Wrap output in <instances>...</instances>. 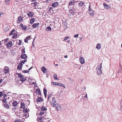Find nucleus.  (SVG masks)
Returning <instances> with one entry per match:
<instances>
[{
  "label": "nucleus",
  "mask_w": 122,
  "mask_h": 122,
  "mask_svg": "<svg viewBox=\"0 0 122 122\" xmlns=\"http://www.w3.org/2000/svg\"><path fill=\"white\" fill-rule=\"evenodd\" d=\"M28 112V110L27 109H25L23 110V112Z\"/></svg>",
  "instance_id": "nucleus-53"
},
{
  "label": "nucleus",
  "mask_w": 122,
  "mask_h": 122,
  "mask_svg": "<svg viewBox=\"0 0 122 122\" xmlns=\"http://www.w3.org/2000/svg\"><path fill=\"white\" fill-rule=\"evenodd\" d=\"M53 9L52 7H50V8L49 9V11Z\"/></svg>",
  "instance_id": "nucleus-59"
},
{
  "label": "nucleus",
  "mask_w": 122,
  "mask_h": 122,
  "mask_svg": "<svg viewBox=\"0 0 122 122\" xmlns=\"http://www.w3.org/2000/svg\"><path fill=\"white\" fill-rule=\"evenodd\" d=\"M79 35L78 34H76L75 35H74V37L75 38H76L78 37V36Z\"/></svg>",
  "instance_id": "nucleus-50"
},
{
  "label": "nucleus",
  "mask_w": 122,
  "mask_h": 122,
  "mask_svg": "<svg viewBox=\"0 0 122 122\" xmlns=\"http://www.w3.org/2000/svg\"><path fill=\"white\" fill-rule=\"evenodd\" d=\"M33 13L31 11L27 13V15L29 17H32L33 16Z\"/></svg>",
  "instance_id": "nucleus-8"
},
{
  "label": "nucleus",
  "mask_w": 122,
  "mask_h": 122,
  "mask_svg": "<svg viewBox=\"0 0 122 122\" xmlns=\"http://www.w3.org/2000/svg\"><path fill=\"white\" fill-rule=\"evenodd\" d=\"M22 62H20V64L18 65L17 66V69H18L20 70L22 68L23 66V65L22 63Z\"/></svg>",
  "instance_id": "nucleus-7"
},
{
  "label": "nucleus",
  "mask_w": 122,
  "mask_h": 122,
  "mask_svg": "<svg viewBox=\"0 0 122 122\" xmlns=\"http://www.w3.org/2000/svg\"><path fill=\"white\" fill-rule=\"evenodd\" d=\"M12 45V42L11 41L9 42L6 44V46L8 47H10Z\"/></svg>",
  "instance_id": "nucleus-12"
},
{
  "label": "nucleus",
  "mask_w": 122,
  "mask_h": 122,
  "mask_svg": "<svg viewBox=\"0 0 122 122\" xmlns=\"http://www.w3.org/2000/svg\"><path fill=\"white\" fill-rule=\"evenodd\" d=\"M41 111H46L47 110L46 108L44 107H41Z\"/></svg>",
  "instance_id": "nucleus-24"
},
{
  "label": "nucleus",
  "mask_w": 122,
  "mask_h": 122,
  "mask_svg": "<svg viewBox=\"0 0 122 122\" xmlns=\"http://www.w3.org/2000/svg\"><path fill=\"white\" fill-rule=\"evenodd\" d=\"M6 102V100L5 98H4V99L2 100V102H3L5 103Z\"/></svg>",
  "instance_id": "nucleus-48"
},
{
  "label": "nucleus",
  "mask_w": 122,
  "mask_h": 122,
  "mask_svg": "<svg viewBox=\"0 0 122 122\" xmlns=\"http://www.w3.org/2000/svg\"><path fill=\"white\" fill-rule=\"evenodd\" d=\"M35 93L38 94L39 95H40L41 94L40 90L39 89H36Z\"/></svg>",
  "instance_id": "nucleus-16"
},
{
  "label": "nucleus",
  "mask_w": 122,
  "mask_h": 122,
  "mask_svg": "<svg viewBox=\"0 0 122 122\" xmlns=\"http://www.w3.org/2000/svg\"><path fill=\"white\" fill-rule=\"evenodd\" d=\"M84 4V3L81 1H80V2L78 3V5L79 6H82Z\"/></svg>",
  "instance_id": "nucleus-32"
},
{
  "label": "nucleus",
  "mask_w": 122,
  "mask_h": 122,
  "mask_svg": "<svg viewBox=\"0 0 122 122\" xmlns=\"http://www.w3.org/2000/svg\"><path fill=\"white\" fill-rule=\"evenodd\" d=\"M42 71L44 73H46V68L44 66L42 67Z\"/></svg>",
  "instance_id": "nucleus-20"
},
{
  "label": "nucleus",
  "mask_w": 122,
  "mask_h": 122,
  "mask_svg": "<svg viewBox=\"0 0 122 122\" xmlns=\"http://www.w3.org/2000/svg\"><path fill=\"white\" fill-rule=\"evenodd\" d=\"M27 26H24V27L22 28V29L24 30H26V29Z\"/></svg>",
  "instance_id": "nucleus-46"
},
{
  "label": "nucleus",
  "mask_w": 122,
  "mask_h": 122,
  "mask_svg": "<svg viewBox=\"0 0 122 122\" xmlns=\"http://www.w3.org/2000/svg\"><path fill=\"white\" fill-rule=\"evenodd\" d=\"M21 51L23 53H25V48L24 47H22L21 49Z\"/></svg>",
  "instance_id": "nucleus-37"
},
{
  "label": "nucleus",
  "mask_w": 122,
  "mask_h": 122,
  "mask_svg": "<svg viewBox=\"0 0 122 122\" xmlns=\"http://www.w3.org/2000/svg\"><path fill=\"white\" fill-rule=\"evenodd\" d=\"M69 38L68 37H65V39H64L63 40L64 41H65L66 40H67Z\"/></svg>",
  "instance_id": "nucleus-47"
},
{
  "label": "nucleus",
  "mask_w": 122,
  "mask_h": 122,
  "mask_svg": "<svg viewBox=\"0 0 122 122\" xmlns=\"http://www.w3.org/2000/svg\"><path fill=\"white\" fill-rule=\"evenodd\" d=\"M17 33H14L13 34V36L12 37V38L13 39H14L17 38Z\"/></svg>",
  "instance_id": "nucleus-17"
},
{
  "label": "nucleus",
  "mask_w": 122,
  "mask_h": 122,
  "mask_svg": "<svg viewBox=\"0 0 122 122\" xmlns=\"http://www.w3.org/2000/svg\"><path fill=\"white\" fill-rule=\"evenodd\" d=\"M22 120L20 119H17L14 121V122H21Z\"/></svg>",
  "instance_id": "nucleus-44"
},
{
  "label": "nucleus",
  "mask_w": 122,
  "mask_h": 122,
  "mask_svg": "<svg viewBox=\"0 0 122 122\" xmlns=\"http://www.w3.org/2000/svg\"><path fill=\"white\" fill-rule=\"evenodd\" d=\"M120 109L121 110H122V100L121 101V103H120V106L119 107Z\"/></svg>",
  "instance_id": "nucleus-43"
},
{
  "label": "nucleus",
  "mask_w": 122,
  "mask_h": 122,
  "mask_svg": "<svg viewBox=\"0 0 122 122\" xmlns=\"http://www.w3.org/2000/svg\"><path fill=\"white\" fill-rule=\"evenodd\" d=\"M44 113L45 112L44 111H41L40 113H39V115L42 116L44 114Z\"/></svg>",
  "instance_id": "nucleus-38"
},
{
  "label": "nucleus",
  "mask_w": 122,
  "mask_h": 122,
  "mask_svg": "<svg viewBox=\"0 0 122 122\" xmlns=\"http://www.w3.org/2000/svg\"><path fill=\"white\" fill-rule=\"evenodd\" d=\"M85 97L86 98H87V94H86L85 96L84 97V98H85Z\"/></svg>",
  "instance_id": "nucleus-58"
},
{
  "label": "nucleus",
  "mask_w": 122,
  "mask_h": 122,
  "mask_svg": "<svg viewBox=\"0 0 122 122\" xmlns=\"http://www.w3.org/2000/svg\"><path fill=\"white\" fill-rule=\"evenodd\" d=\"M22 71L24 73H27L29 72V71L27 70H23Z\"/></svg>",
  "instance_id": "nucleus-45"
},
{
  "label": "nucleus",
  "mask_w": 122,
  "mask_h": 122,
  "mask_svg": "<svg viewBox=\"0 0 122 122\" xmlns=\"http://www.w3.org/2000/svg\"><path fill=\"white\" fill-rule=\"evenodd\" d=\"M42 117L40 118L39 119L40 120V121L41 120H42Z\"/></svg>",
  "instance_id": "nucleus-62"
},
{
  "label": "nucleus",
  "mask_w": 122,
  "mask_h": 122,
  "mask_svg": "<svg viewBox=\"0 0 122 122\" xmlns=\"http://www.w3.org/2000/svg\"><path fill=\"white\" fill-rule=\"evenodd\" d=\"M18 77L21 78L22 77H23L24 76H23L21 75L20 73H19L18 74Z\"/></svg>",
  "instance_id": "nucleus-35"
},
{
  "label": "nucleus",
  "mask_w": 122,
  "mask_h": 122,
  "mask_svg": "<svg viewBox=\"0 0 122 122\" xmlns=\"http://www.w3.org/2000/svg\"><path fill=\"white\" fill-rule=\"evenodd\" d=\"M4 106L6 107L7 108H9V106L7 104H4Z\"/></svg>",
  "instance_id": "nucleus-40"
},
{
  "label": "nucleus",
  "mask_w": 122,
  "mask_h": 122,
  "mask_svg": "<svg viewBox=\"0 0 122 122\" xmlns=\"http://www.w3.org/2000/svg\"><path fill=\"white\" fill-rule=\"evenodd\" d=\"M80 62L81 64H83L85 62L84 59L83 57L81 56L80 58Z\"/></svg>",
  "instance_id": "nucleus-5"
},
{
  "label": "nucleus",
  "mask_w": 122,
  "mask_h": 122,
  "mask_svg": "<svg viewBox=\"0 0 122 122\" xmlns=\"http://www.w3.org/2000/svg\"><path fill=\"white\" fill-rule=\"evenodd\" d=\"M21 106L20 107L23 109H24L25 108L26 105H25L23 102L20 103Z\"/></svg>",
  "instance_id": "nucleus-11"
},
{
  "label": "nucleus",
  "mask_w": 122,
  "mask_h": 122,
  "mask_svg": "<svg viewBox=\"0 0 122 122\" xmlns=\"http://www.w3.org/2000/svg\"><path fill=\"white\" fill-rule=\"evenodd\" d=\"M26 80V79L24 78V76L23 77H22L20 79V80L22 82H23L24 81Z\"/></svg>",
  "instance_id": "nucleus-36"
},
{
  "label": "nucleus",
  "mask_w": 122,
  "mask_h": 122,
  "mask_svg": "<svg viewBox=\"0 0 122 122\" xmlns=\"http://www.w3.org/2000/svg\"><path fill=\"white\" fill-rule=\"evenodd\" d=\"M9 38H7V39H6L4 40V42H8V41L9 40Z\"/></svg>",
  "instance_id": "nucleus-49"
},
{
  "label": "nucleus",
  "mask_w": 122,
  "mask_h": 122,
  "mask_svg": "<svg viewBox=\"0 0 122 122\" xmlns=\"http://www.w3.org/2000/svg\"><path fill=\"white\" fill-rule=\"evenodd\" d=\"M9 30V28L8 26L6 27L5 28V31H7Z\"/></svg>",
  "instance_id": "nucleus-41"
},
{
  "label": "nucleus",
  "mask_w": 122,
  "mask_h": 122,
  "mask_svg": "<svg viewBox=\"0 0 122 122\" xmlns=\"http://www.w3.org/2000/svg\"><path fill=\"white\" fill-rule=\"evenodd\" d=\"M51 30V28L50 26H48L46 29V30L47 31H50Z\"/></svg>",
  "instance_id": "nucleus-30"
},
{
  "label": "nucleus",
  "mask_w": 122,
  "mask_h": 122,
  "mask_svg": "<svg viewBox=\"0 0 122 122\" xmlns=\"http://www.w3.org/2000/svg\"><path fill=\"white\" fill-rule=\"evenodd\" d=\"M43 99L41 97H39L37 99V101L38 102H41L43 101Z\"/></svg>",
  "instance_id": "nucleus-23"
},
{
  "label": "nucleus",
  "mask_w": 122,
  "mask_h": 122,
  "mask_svg": "<svg viewBox=\"0 0 122 122\" xmlns=\"http://www.w3.org/2000/svg\"><path fill=\"white\" fill-rule=\"evenodd\" d=\"M43 92H44V94L45 97V98L46 97V96H47V90L46 89H43Z\"/></svg>",
  "instance_id": "nucleus-19"
},
{
  "label": "nucleus",
  "mask_w": 122,
  "mask_h": 122,
  "mask_svg": "<svg viewBox=\"0 0 122 122\" xmlns=\"http://www.w3.org/2000/svg\"><path fill=\"white\" fill-rule=\"evenodd\" d=\"M21 57L22 59H25L27 58V56L25 54H22Z\"/></svg>",
  "instance_id": "nucleus-10"
},
{
  "label": "nucleus",
  "mask_w": 122,
  "mask_h": 122,
  "mask_svg": "<svg viewBox=\"0 0 122 122\" xmlns=\"http://www.w3.org/2000/svg\"><path fill=\"white\" fill-rule=\"evenodd\" d=\"M19 42L18 43V44L19 45H20L21 44V41L20 40H19Z\"/></svg>",
  "instance_id": "nucleus-54"
},
{
  "label": "nucleus",
  "mask_w": 122,
  "mask_h": 122,
  "mask_svg": "<svg viewBox=\"0 0 122 122\" xmlns=\"http://www.w3.org/2000/svg\"><path fill=\"white\" fill-rule=\"evenodd\" d=\"M70 40H68L67 41V42L69 43L70 42Z\"/></svg>",
  "instance_id": "nucleus-63"
},
{
  "label": "nucleus",
  "mask_w": 122,
  "mask_h": 122,
  "mask_svg": "<svg viewBox=\"0 0 122 122\" xmlns=\"http://www.w3.org/2000/svg\"><path fill=\"white\" fill-rule=\"evenodd\" d=\"M10 0H5V3L6 5H8L10 2Z\"/></svg>",
  "instance_id": "nucleus-28"
},
{
  "label": "nucleus",
  "mask_w": 122,
  "mask_h": 122,
  "mask_svg": "<svg viewBox=\"0 0 122 122\" xmlns=\"http://www.w3.org/2000/svg\"><path fill=\"white\" fill-rule=\"evenodd\" d=\"M12 104L14 106H15L17 104V103L16 101H13L12 102Z\"/></svg>",
  "instance_id": "nucleus-22"
},
{
  "label": "nucleus",
  "mask_w": 122,
  "mask_h": 122,
  "mask_svg": "<svg viewBox=\"0 0 122 122\" xmlns=\"http://www.w3.org/2000/svg\"><path fill=\"white\" fill-rule=\"evenodd\" d=\"M14 32H15V30H12L11 31H10V36L12 35H13L14 33Z\"/></svg>",
  "instance_id": "nucleus-29"
},
{
  "label": "nucleus",
  "mask_w": 122,
  "mask_h": 122,
  "mask_svg": "<svg viewBox=\"0 0 122 122\" xmlns=\"http://www.w3.org/2000/svg\"><path fill=\"white\" fill-rule=\"evenodd\" d=\"M97 74L98 75H100L102 73V71L101 70H97Z\"/></svg>",
  "instance_id": "nucleus-13"
},
{
  "label": "nucleus",
  "mask_w": 122,
  "mask_h": 122,
  "mask_svg": "<svg viewBox=\"0 0 122 122\" xmlns=\"http://www.w3.org/2000/svg\"><path fill=\"white\" fill-rule=\"evenodd\" d=\"M39 24V23H35L33 24L32 25V27H33L34 28H36L38 26V25Z\"/></svg>",
  "instance_id": "nucleus-14"
},
{
  "label": "nucleus",
  "mask_w": 122,
  "mask_h": 122,
  "mask_svg": "<svg viewBox=\"0 0 122 122\" xmlns=\"http://www.w3.org/2000/svg\"><path fill=\"white\" fill-rule=\"evenodd\" d=\"M17 20H18L17 21V23H19L23 20V18L22 17L20 16L18 17Z\"/></svg>",
  "instance_id": "nucleus-4"
},
{
  "label": "nucleus",
  "mask_w": 122,
  "mask_h": 122,
  "mask_svg": "<svg viewBox=\"0 0 122 122\" xmlns=\"http://www.w3.org/2000/svg\"><path fill=\"white\" fill-rule=\"evenodd\" d=\"M89 13L90 16H93L94 15V13L93 10H91V11H89Z\"/></svg>",
  "instance_id": "nucleus-9"
},
{
  "label": "nucleus",
  "mask_w": 122,
  "mask_h": 122,
  "mask_svg": "<svg viewBox=\"0 0 122 122\" xmlns=\"http://www.w3.org/2000/svg\"><path fill=\"white\" fill-rule=\"evenodd\" d=\"M103 5L104 7L106 9H108L110 7V6L109 5H107L104 3L103 4Z\"/></svg>",
  "instance_id": "nucleus-25"
},
{
  "label": "nucleus",
  "mask_w": 122,
  "mask_h": 122,
  "mask_svg": "<svg viewBox=\"0 0 122 122\" xmlns=\"http://www.w3.org/2000/svg\"><path fill=\"white\" fill-rule=\"evenodd\" d=\"M64 57L65 58H66L67 57V55H66V56H65Z\"/></svg>",
  "instance_id": "nucleus-61"
},
{
  "label": "nucleus",
  "mask_w": 122,
  "mask_h": 122,
  "mask_svg": "<svg viewBox=\"0 0 122 122\" xmlns=\"http://www.w3.org/2000/svg\"><path fill=\"white\" fill-rule=\"evenodd\" d=\"M37 2H34V3H31V5L32 6H34L36 5L37 4Z\"/></svg>",
  "instance_id": "nucleus-34"
},
{
  "label": "nucleus",
  "mask_w": 122,
  "mask_h": 122,
  "mask_svg": "<svg viewBox=\"0 0 122 122\" xmlns=\"http://www.w3.org/2000/svg\"><path fill=\"white\" fill-rule=\"evenodd\" d=\"M30 36H28L27 37L25 40L24 41H25V42H26H26L27 43V41L28 40H29V39H30Z\"/></svg>",
  "instance_id": "nucleus-31"
},
{
  "label": "nucleus",
  "mask_w": 122,
  "mask_h": 122,
  "mask_svg": "<svg viewBox=\"0 0 122 122\" xmlns=\"http://www.w3.org/2000/svg\"><path fill=\"white\" fill-rule=\"evenodd\" d=\"M50 103L52 107H54L55 105L57 103L56 102V99L54 97H53L52 98V101Z\"/></svg>",
  "instance_id": "nucleus-2"
},
{
  "label": "nucleus",
  "mask_w": 122,
  "mask_h": 122,
  "mask_svg": "<svg viewBox=\"0 0 122 122\" xmlns=\"http://www.w3.org/2000/svg\"><path fill=\"white\" fill-rule=\"evenodd\" d=\"M3 94V93L2 92H0V97H1Z\"/></svg>",
  "instance_id": "nucleus-55"
},
{
  "label": "nucleus",
  "mask_w": 122,
  "mask_h": 122,
  "mask_svg": "<svg viewBox=\"0 0 122 122\" xmlns=\"http://www.w3.org/2000/svg\"><path fill=\"white\" fill-rule=\"evenodd\" d=\"M91 5L90 4H89V11H91V10H92V9H91Z\"/></svg>",
  "instance_id": "nucleus-51"
},
{
  "label": "nucleus",
  "mask_w": 122,
  "mask_h": 122,
  "mask_svg": "<svg viewBox=\"0 0 122 122\" xmlns=\"http://www.w3.org/2000/svg\"><path fill=\"white\" fill-rule=\"evenodd\" d=\"M102 63H101L100 65L98 66V67L97 68L96 70H101V68L102 67Z\"/></svg>",
  "instance_id": "nucleus-18"
},
{
  "label": "nucleus",
  "mask_w": 122,
  "mask_h": 122,
  "mask_svg": "<svg viewBox=\"0 0 122 122\" xmlns=\"http://www.w3.org/2000/svg\"><path fill=\"white\" fill-rule=\"evenodd\" d=\"M58 5V2H56L53 3L51 5V6L54 8H55Z\"/></svg>",
  "instance_id": "nucleus-6"
},
{
  "label": "nucleus",
  "mask_w": 122,
  "mask_h": 122,
  "mask_svg": "<svg viewBox=\"0 0 122 122\" xmlns=\"http://www.w3.org/2000/svg\"><path fill=\"white\" fill-rule=\"evenodd\" d=\"M75 1L74 0L71 1L69 3V6H70L73 5L75 3Z\"/></svg>",
  "instance_id": "nucleus-15"
},
{
  "label": "nucleus",
  "mask_w": 122,
  "mask_h": 122,
  "mask_svg": "<svg viewBox=\"0 0 122 122\" xmlns=\"http://www.w3.org/2000/svg\"><path fill=\"white\" fill-rule=\"evenodd\" d=\"M101 45L100 44H97V46L96 48L98 50H99L101 47Z\"/></svg>",
  "instance_id": "nucleus-21"
},
{
  "label": "nucleus",
  "mask_w": 122,
  "mask_h": 122,
  "mask_svg": "<svg viewBox=\"0 0 122 122\" xmlns=\"http://www.w3.org/2000/svg\"><path fill=\"white\" fill-rule=\"evenodd\" d=\"M32 1L34 2L35 1H36L37 0H31Z\"/></svg>",
  "instance_id": "nucleus-64"
},
{
  "label": "nucleus",
  "mask_w": 122,
  "mask_h": 122,
  "mask_svg": "<svg viewBox=\"0 0 122 122\" xmlns=\"http://www.w3.org/2000/svg\"><path fill=\"white\" fill-rule=\"evenodd\" d=\"M60 83H58L57 82H53L52 83V84L54 85H56V86H59L60 85Z\"/></svg>",
  "instance_id": "nucleus-27"
},
{
  "label": "nucleus",
  "mask_w": 122,
  "mask_h": 122,
  "mask_svg": "<svg viewBox=\"0 0 122 122\" xmlns=\"http://www.w3.org/2000/svg\"><path fill=\"white\" fill-rule=\"evenodd\" d=\"M27 61V60H25L24 61H20V62H22V63L23 64H24V63Z\"/></svg>",
  "instance_id": "nucleus-42"
},
{
  "label": "nucleus",
  "mask_w": 122,
  "mask_h": 122,
  "mask_svg": "<svg viewBox=\"0 0 122 122\" xmlns=\"http://www.w3.org/2000/svg\"><path fill=\"white\" fill-rule=\"evenodd\" d=\"M51 96H52L51 94H50L49 95H48V98H50Z\"/></svg>",
  "instance_id": "nucleus-56"
},
{
  "label": "nucleus",
  "mask_w": 122,
  "mask_h": 122,
  "mask_svg": "<svg viewBox=\"0 0 122 122\" xmlns=\"http://www.w3.org/2000/svg\"><path fill=\"white\" fill-rule=\"evenodd\" d=\"M54 107H57L56 108V110L58 111L59 110H61V107L59 104H58L57 103L55 105Z\"/></svg>",
  "instance_id": "nucleus-3"
},
{
  "label": "nucleus",
  "mask_w": 122,
  "mask_h": 122,
  "mask_svg": "<svg viewBox=\"0 0 122 122\" xmlns=\"http://www.w3.org/2000/svg\"><path fill=\"white\" fill-rule=\"evenodd\" d=\"M35 20L34 18H31L30 20V24H32L33 23Z\"/></svg>",
  "instance_id": "nucleus-26"
},
{
  "label": "nucleus",
  "mask_w": 122,
  "mask_h": 122,
  "mask_svg": "<svg viewBox=\"0 0 122 122\" xmlns=\"http://www.w3.org/2000/svg\"><path fill=\"white\" fill-rule=\"evenodd\" d=\"M2 71H3L4 72L5 74H7L9 73V67L7 66H5L3 70H2Z\"/></svg>",
  "instance_id": "nucleus-1"
},
{
  "label": "nucleus",
  "mask_w": 122,
  "mask_h": 122,
  "mask_svg": "<svg viewBox=\"0 0 122 122\" xmlns=\"http://www.w3.org/2000/svg\"><path fill=\"white\" fill-rule=\"evenodd\" d=\"M54 79H55L57 80H58L59 79V78H58L57 77V76L56 74H54Z\"/></svg>",
  "instance_id": "nucleus-39"
},
{
  "label": "nucleus",
  "mask_w": 122,
  "mask_h": 122,
  "mask_svg": "<svg viewBox=\"0 0 122 122\" xmlns=\"http://www.w3.org/2000/svg\"><path fill=\"white\" fill-rule=\"evenodd\" d=\"M3 80L2 79H0V83H1V82Z\"/></svg>",
  "instance_id": "nucleus-60"
},
{
  "label": "nucleus",
  "mask_w": 122,
  "mask_h": 122,
  "mask_svg": "<svg viewBox=\"0 0 122 122\" xmlns=\"http://www.w3.org/2000/svg\"><path fill=\"white\" fill-rule=\"evenodd\" d=\"M69 11L72 14L74 15V12L73 10L71 9H70Z\"/></svg>",
  "instance_id": "nucleus-33"
},
{
  "label": "nucleus",
  "mask_w": 122,
  "mask_h": 122,
  "mask_svg": "<svg viewBox=\"0 0 122 122\" xmlns=\"http://www.w3.org/2000/svg\"><path fill=\"white\" fill-rule=\"evenodd\" d=\"M20 26L22 28H23V27H24V26L23 25V24H21L20 25Z\"/></svg>",
  "instance_id": "nucleus-57"
},
{
  "label": "nucleus",
  "mask_w": 122,
  "mask_h": 122,
  "mask_svg": "<svg viewBox=\"0 0 122 122\" xmlns=\"http://www.w3.org/2000/svg\"><path fill=\"white\" fill-rule=\"evenodd\" d=\"M60 86H62L64 88H65V86L63 84H62L61 83H60Z\"/></svg>",
  "instance_id": "nucleus-52"
}]
</instances>
